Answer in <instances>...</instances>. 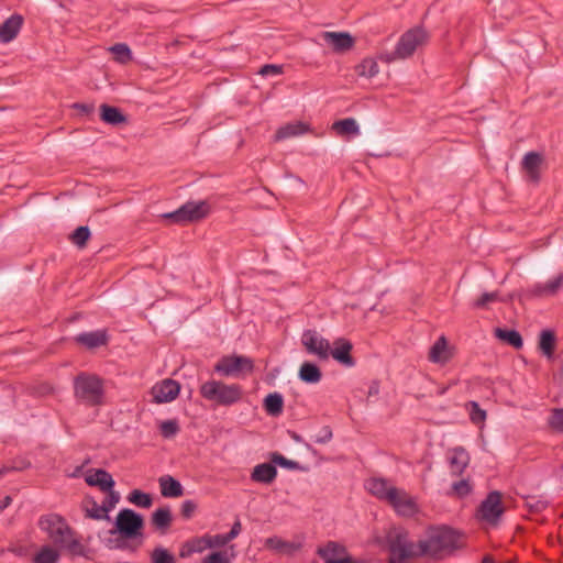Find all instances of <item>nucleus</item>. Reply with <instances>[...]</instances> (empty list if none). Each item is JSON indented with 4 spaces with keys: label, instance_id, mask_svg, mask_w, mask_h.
<instances>
[{
    "label": "nucleus",
    "instance_id": "nucleus-46",
    "mask_svg": "<svg viewBox=\"0 0 563 563\" xmlns=\"http://www.w3.org/2000/svg\"><path fill=\"white\" fill-rule=\"evenodd\" d=\"M271 461L274 463V465H278L283 468H287V470H300L301 468V466L298 462L288 460L278 452H273L271 454Z\"/></svg>",
    "mask_w": 563,
    "mask_h": 563
},
{
    "label": "nucleus",
    "instance_id": "nucleus-56",
    "mask_svg": "<svg viewBox=\"0 0 563 563\" xmlns=\"http://www.w3.org/2000/svg\"><path fill=\"white\" fill-rule=\"evenodd\" d=\"M333 437L332 430L329 426H325L321 429L320 433L314 437V442L319 444H324L331 441Z\"/></svg>",
    "mask_w": 563,
    "mask_h": 563
},
{
    "label": "nucleus",
    "instance_id": "nucleus-57",
    "mask_svg": "<svg viewBox=\"0 0 563 563\" xmlns=\"http://www.w3.org/2000/svg\"><path fill=\"white\" fill-rule=\"evenodd\" d=\"M164 219H168L174 223L184 224L183 214H181V208L179 207L177 210L173 212H167L162 214Z\"/></svg>",
    "mask_w": 563,
    "mask_h": 563
},
{
    "label": "nucleus",
    "instance_id": "nucleus-49",
    "mask_svg": "<svg viewBox=\"0 0 563 563\" xmlns=\"http://www.w3.org/2000/svg\"><path fill=\"white\" fill-rule=\"evenodd\" d=\"M452 492L459 498H463L472 493V485L468 479H461L452 484Z\"/></svg>",
    "mask_w": 563,
    "mask_h": 563
},
{
    "label": "nucleus",
    "instance_id": "nucleus-20",
    "mask_svg": "<svg viewBox=\"0 0 563 563\" xmlns=\"http://www.w3.org/2000/svg\"><path fill=\"white\" fill-rule=\"evenodd\" d=\"M89 486L99 487L102 492L114 487V481L109 472L102 468L91 470L85 477Z\"/></svg>",
    "mask_w": 563,
    "mask_h": 563
},
{
    "label": "nucleus",
    "instance_id": "nucleus-21",
    "mask_svg": "<svg viewBox=\"0 0 563 563\" xmlns=\"http://www.w3.org/2000/svg\"><path fill=\"white\" fill-rule=\"evenodd\" d=\"M277 476V468L274 463H262L256 465L252 473L251 479L256 483L271 484Z\"/></svg>",
    "mask_w": 563,
    "mask_h": 563
},
{
    "label": "nucleus",
    "instance_id": "nucleus-27",
    "mask_svg": "<svg viewBox=\"0 0 563 563\" xmlns=\"http://www.w3.org/2000/svg\"><path fill=\"white\" fill-rule=\"evenodd\" d=\"M345 553V547L335 541H328L325 545L317 549V554L324 561V563H327L328 560H338L339 558H343L342 555Z\"/></svg>",
    "mask_w": 563,
    "mask_h": 563
},
{
    "label": "nucleus",
    "instance_id": "nucleus-47",
    "mask_svg": "<svg viewBox=\"0 0 563 563\" xmlns=\"http://www.w3.org/2000/svg\"><path fill=\"white\" fill-rule=\"evenodd\" d=\"M159 431L163 438H174L179 432L177 420H165L159 424Z\"/></svg>",
    "mask_w": 563,
    "mask_h": 563
},
{
    "label": "nucleus",
    "instance_id": "nucleus-38",
    "mask_svg": "<svg viewBox=\"0 0 563 563\" xmlns=\"http://www.w3.org/2000/svg\"><path fill=\"white\" fill-rule=\"evenodd\" d=\"M379 71L378 64L374 58H364L357 66L356 73L358 76L373 78Z\"/></svg>",
    "mask_w": 563,
    "mask_h": 563
},
{
    "label": "nucleus",
    "instance_id": "nucleus-28",
    "mask_svg": "<svg viewBox=\"0 0 563 563\" xmlns=\"http://www.w3.org/2000/svg\"><path fill=\"white\" fill-rule=\"evenodd\" d=\"M470 463L468 453L463 448H455L450 457L451 472L454 475H461Z\"/></svg>",
    "mask_w": 563,
    "mask_h": 563
},
{
    "label": "nucleus",
    "instance_id": "nucleus-1",
    "mask_svg": "<svg viewBox=\"0 0 563 563\" xmlns=\"http://www.w3.org/2000/svg\"><path fill=\"white\" fill-rule=\"evenodd\" d=\"M460 534L448 526L429 527L426 539L420 540V554L437 558L459 547Z\"/></svg>",
    "mask_w": 563,
    "mask_h": 563
},
{
    "label": "nucleus",
    "instance_id": "nucleus-50",
    "mask_svg": "<svg viewBox=\"0 0 563 563\" xmlns=\"http://www.w3.org/2000/svg\"><path fill=\"white\" fill-rule=\"evenodd\" d=\"M107 492H108V497L103 500V503L101 505V510H103L108 515L109 511L111 509H113L114 506L119 503L120 494L118 492L113 490V488H111L110 490H107Z\"/></svg>",
    "mask_w": 563,
    "mask_h": 563
},
{
    "label": "nucleus",
    "instance_id": "nucleus-60",
    "mask_svg": "<svg viewBox=\"0 0 563 563\" xmlns=\"http://www.w3.org/2000/svg\"><path fill=\"white\" fill-rule=\"evenodd\" d=\"M242 530V525L240 519H236L235 522L232 525L231 530L227 533L230 540L235 539Z\"/></svg>",
    "mask_w": 563,
    "mask_h": 563
},
{
    "label": "nucleus",
    "instance_id": "nucleus-48",
    "mask_svg": "<svg viewBox=\"0 0 563 563\" xmlns=\"http://www.w3.org/2000/svg\"><path fill=\"white\" fill-rule=\"evenodd\" d=\"M548 422L553 430L563 433V408L552 409Z\"/></svg>",
    "mask_w": 563,
    "mask_h": 563
},
{
    "label": "nucleus",
    "instance_id": "nucleus-15",
    "mask_svg": "<svg viewBox=\"0 0 563 563\" xmlns=\"http://www.w3.org/2000/svg\"><path fill=\"white\" fill-rule=\"evenodd\" d=\"M323 40L335 53H345L355 44L354 37L349 32H324Z\"/></svg>",
    "mask_w": 563,
    "mask_h": 563
},
{
    "label": "nucleus",
    "instance_id": "nucleus-62",
    "mask_svg": "<svg viewBox=\"0 0 563 563\" xmlns=\"http://www.w3.org/2000/svg\"><path fill=\"white\" fill-rule=\"evenodd\" d=\"M110 543H111V541H109V543L107 544V547L109 549H113L114 548V549L124 550V549L128 548V542L124 541V540H118L114 545H111Z\"/></svg>",
    "mask_w": 563,
    "mask_h": 563
},
{
    "label": "nucleus",
    "instance_id": "nucleus-14",
    "mask_svg": "<svg viewBox=\"0 0 563 563\" xmlns=\"http://www.w3.org/2000/svg\"><path fill=\"white\" fill-rule=\"evenodd\" d=\"M181 208L184 224L205 219L210 212L207 201H187Z\"/></svg>",
    "mask_w": 563,
    "mask_h": 563
},
{
    "label": "nucleus",
    "instance_id": "nucleus-64",
    "mask_svg": "<svg viewBox=\"0 0 563 563\" xmlns=\"http://www.w3.org/2000/svg\"><path fill=\"white\" fill-rule=\"evenodd\" d=\"M379 391V385L377 382H373L372 385L368 388V395L374 396L377 395Z\"/></svg>",
    "mask_w": 563,
    "mask_h": 563
},
{
    "label": "nucleus",
    "instance_id": "nucleus-9",
    "mask_svg": "<svg viewBox=\"0 0 563 563\" xmlns=\"http://www.w3.org/2000/svg\"><path fill=\"white\" fill-rule=\"evenodd\" d=\"M428 40V34L423 27L417 26L406 31L396 44V55L406 59L411 57L417 48L423 45Z\"/></svg>",
    "mask_w": 563,
    "mask_h": 563
},
{
    "label": "nucleus",
    "instance_id": "nucleus-4",
    "mask_svg": "<svg viewBox=\"0 0 563 563\" xmlns=\"http://www.w3.org/2000/svg\"><path fill=\"white\" fill-rule=\"evenodd\" d=\"M75 397L88 405L99 406L103 398V382L97 375L80 373L74 380Z\"/></svg>",
    "mask_w": 563,
    "mask_h": 563
},
{
    "label": "nucleus",
    "instance_id": "nucleus-22",
    "mask_svg": "<svg viewBox=\"0 0 563 563\" xmlns=\"http://www.w3.org/2000/svg\"><path fill=\"white\" fill-rule=\"evenodd\" d=\"M556 347V335L553 330L544 329L539 334L538 349L548 358H554Z\"/></svg>",
    "mask_w": 563,
    "mask_h": 563
},
{
    "label": "nucleus",
    "instance_id": "nucleus-30",
    "mask_svg": "<svg viewBox=\"0 0 563 563\" xmlns=\"http://www.w3.org/2000/svg\"><path fill=\"white\" fill-rule=\"evenodd\" d=\"M265 547L279 553L292 554L300 549L299 543L289 542L279 537H271L265 540Z\"/></svg>",
    "mask_w": 563,
    "mask_h": 563
},
{
    "label": "nucleus",
    "instance_id": "nucleus-3",
    "mask_svg": "<svg viewBox=\"0 0 563 563\" xmlns=\"http://www.w3.org/2000/svg\"><path fill=\"white\" fill-rule=\"evenodd\" d=\"M200 395L208 401L219 406L230 407L238 404L243 397V389L239 384H225L221 380H208L200 386Z\"/></svg>",
    "mask_w": 563,
    "mask_h": 563
},
{
    "label": "nucleus",
    "instance_id": "nucleus-35",
    "mask_svg": "<svg viewBox=\"0 0 563 563\" xmlns=\"http://www.w3.org/2000/svg\"><path fill=\"white\" fill-rule=\"evenodd\" d=\"M563 285V272L560 273L553 279L547 282L545 284H537L533 288V295L543 296V295H554Z\"/></svg>",
    "mask_w": 563,
    "mask_h": 563
},
{
    "label": "nucleus",
    "instance_id": "nucleus-59",
    "mask_svg": "<svg viewBox=\"0 0 563 563\" xmlns=\"http://www.w3.org/2000/svg\"><path fill=\"white\" fill-rule=\"evenodd\" d=\"M379 60L390 64L395 60L401 59L398 55H396V48L393 52H385L379 54L378 56Z\"/></svg>",
    "mask_w": 563,
    "mask_h": 563
},
{
    "label": "nucleus",
    "instance_id": "nucleus-12",
    "mask_svg": "<svg viewBox=\"0 0 563 563\" xmlns=\"http://www.w3.org/2000/svg\"><path fill=\"white\" fill-rule=\"evenodd\" d=\"M179 391V383L170 378L163 379L151 388V395L153 396V401L155 404L173 401L177 398Z\"/></svg>",
    "mask_w": 563,
    "mask_h": 563
},
{
    "label": "nucleus",
    "instance_id": "nucleus-29",
    "mask_svg": "<svg viewBox=\"0 0 563 563\" xmlns=\"http://www.w3.org/2000/svg\"><path fill=\"white\" fill-rule=\"evenodd\" d=\"M495 336L500 341L509 344L516 350H520L523 346V340L521 334L515 329H495Z\"/></svg>",
    "mask_w": 563,
    "mask_h": 563
},
{
    "label": "nucleus",
    "instance_id": "nucleus-52",
    "mask_svg": "<svg viewBox=\"0 0 563 563\" xmlns=\"http://www.w3.org/2000/svg\"><path fill=\"white\" fill-rule=\"evenodd\" d=\"M202 549L203 548L200 545V543L195 542V540L192 542H186L180 549L179 556L187 558L195 552L202 551Z\"/></svg>",
    "mask_w": 563,
    "mask_h": 563
},
{
    "label": "nucleus",
    "instance_id": "nucleus-44",
    "mask_svg": "<svg viewBox=\"0 0 563 563\" xmlns=\"http://www.w3.org/2000/svg\"><path fill=\"white\" fill-rule=\"evenodd\" d=\"M110 51L114 55V60L121 64H126L132 59V52L130 47L124 43H117L110 47Z\"/></svg>",
    "mask_w": 563,
    "mask_h": 563
},
{
    "label": "nucleus",
    "instance_id": "nucleus-8",
    "mask_svg": "<svg viewBox=\"0 0 563 563\" xmlns=\"http://www.w3.org/2000/svg\"><path fill=\"white\" fill-rule=\"evenodd\" d=\"M503 495L498 490H492L487 494L486 498L479 504L476 510V518L479 521L497 525L505 512L501 503Z\"/></svg>",
    "mask_w": 563,
    "mask_h": 563
},
{
    "label": "nucleus",
    "instance_id": "nucleus-16",
    "mask_svg": "<svg viewBox=\"0 0 563 563\" xmlns=\"http://www.w3.org/2000/svg\"><path fill=\"white\" fill-rule=\"evenodd\" d=\"M74 341L88 350H93L107 345L109 342V335L107 330L102 329L79 333L74 338Z\"/></svg>",
    "mask_w": 563,
    "mask_h": 563
},
{
    "label": "nucleus",
    "instance_id": "nucleus-54",
    "mask_svg": "<svg viewBox=\"0 0 563 563\" xmlns=\"http://www.w3.org/2000/svg\"><path fill=\"white\" fill-rule=\"evenodd\" d=\"M258 74L264 77L280 75L283 74V66L275 64H265L260 68Z\"/></svg>",
    "mask_w": 563,
    "mask_h": 563
},
{
    "label": "nucleus",
    "instance_id": "nucleus-53",
    "mask_svg": "<svg viewBox=\"0 0 563 563\" xmlns=\"http://www.w3.org/2000/svg\"><path fill=\"white\" fill-rule=\"evenodd\" d=\"M498 300V292L497 291H493V292H484L475 302H474V307L475 308H484L487 306V303L489 302H494Z\"/></svg>",
    "mask_w": 563,
    "mask_h": 563
},
{
    "label": "nucleus",
    "instance_id": "nucleus-36",
    "mask_svg": "<svg viewBox=\"0 0 563 563\" xmlns=\"http://www.w3.org/2000/svg\"><path fill=\"white\" fill-rule=\"evenodd\" d=\"M82 506L88 518L95 520L109 519V515L101 510V505H98V503L93 498L86 497L82 501Z\"/></svg>",
    "mask_w": 563,
    "mask_h": 563
},
{
    "label": "nucleus",
    "instance_id": "nucleus-18",
    "mask_svg": "<svg viewBox=\"0 0 563 563\" xmlns=\"http://www.w3.org/2000/svg\"><path fill=\"white\" fill-rule=\"evenodd\" d=\"M24 19L19 13H13L0 25V43H10L19 34Z\"/></svg>",
    "mask_w": 563,
    "mask_h": 563
},
{
    "label": "nucleus",
    "instance_id": "nucleus-31",
    "mask_svg": "<svg viewBox=\"0 0 563 563\" xmlns=\"http://www.w3.org/2000/svg\"><path fill=\"white\" fill-rule=\"evenodd\" d=\"M308 131V125L302 122H295L279 128L275 133V140L280 141L292 136L302 135Z\"/></svg>",
    "mask_w": 563,
    "mask_h": 563
},
{
    "label": "nucleus",
    "instance_id": "nucleus-10",
    "mask_svg": "<svg viewBox=\"0 0 563 563\" xmlns=\"http://www.w3.org/2000/svg\"><path fill=\"white\" fill-rule=\"evenodd\" d=\"M300 341L308 354L316 355L321 361H327L330 357L331 343L316 330H305Z\"/></svg>",
    "mask_w": 563,
    "mask_h": 563
},
{
    "label": "nucleus",
    "instance_id": "nucleus-5",
    "mask_svg": "<svg viewBox=\"0 0 563 563\" xmlns=\"http://www.w3.org/2000/svg\"><path fill=\"white\" fill-rule=\"evenodd\" d=\"M37 526L58 548L66 542L67 537L74 534L65 518L58 514L41 516Z\"/></svg>",
    "mask_w": 563,
    "mask_h": 563
},
{
    "label": "nucleus",
    "instance_id": "nucleus-17",
    "mask_svg": "<svg viewBox=\"0 0 563 563\" xmlns=\"http://www.w3.org/2000/svg\"><path fill=\"white\" fill-rule=\"evenodd\" d=\"M453 357V347H450L448 340L441 335L430 347L428 358L434 364H446Z\"/></svg>",
    "mask_w": 563,
    "mask_h": 563
},
{
    "label": "nucleus",
    "instance_id": "nucleus-2",
    "mask_svg": "<svg viewBox=\"0 0 563 563\" xmlns=\"http://www.w3.org/2000/svg\"><path fill=\"white\" fill-rule=\"evenodd\" d=\"M388 563H408L420 554V540L415 543L409 539L408 531L402 527H393L386 533Z\"/></svg>",
    "mask_w": 563,
    "mask_h": 563
},
{
    "label": "nucleus",
    "instance_id": "nucleus-51",
    "mask_svg": "<svg viewBox=\"0 0 563 563\" xmlns=\"http://www.w3.org/2000/svg\"><path fill=\"white\" fill-rule=\"evenodd\" d=\"M201 563H230V558L227 552L217 551L205 556Z\"/></svg>",
    "mask_w": 563,
    "mask_h": 563
},
{
    "label": "nucleus",
    "instance_id": "nucleus-58",
    "mask_svg": "<svg viewBox=\"0 0 563 563\" xmlns=\"http://www.w3.org/2000/svg\"><path fill=\"white\" fill-rule=\"evenodd\" d=\"M10 468L13 471H23L31 466V463L26 460L20 459L14 460L9 464Z\"/></svg>",
    "mask_w": 563,
    "mask_h": 563
},
{
    "label": "nucleus",
    "instance_id": "nucleus-26",
    "mask_svg": "<svg viewBox=\"0 0 563 563\" xmlns=\"http://www.w3.org/2000/svg\"><path fill=\"white\" fill-rule=\"evenodd\" d=\"M298 377L306 384H317L322 378V372L316 363L306 361L299 367Z\"/></svg>",
    "mask_w": 563,
    "mask_h": 563
},
{
    "label": "nucleus",
    "instance_id": "nucleus-33",
    "mask_svg": "<svg viewBox=\"0 0 563 563\" xmlns=\"http://www.w3.org/2000/svg\"><path fill=\"white\" fill-rule=\"evenodd\" d=\"M332 130L336 132L338 135L344 136V135H358L360 134V126L355 119L353 118H345L339 121H335L332 124Z\"/></svg>",
    "mask_w": 563,
    "mask_h": 563
},
{
    "label": "nucleus",
    "instance_id": "nucleus-41",
    "mask_svg": "<svg viewBox=\"0 0 563 563\" xmlns=\"http://www.w3.org/2000/svg\"><path fill=\"white\" fill-rule=\"evenodd\" d=\"M128 500L134 504L137 507L150 508L153 504V498L150 494L144 493L140 489H133L129 496Z\"/></svg>",
    "mask_w": 563,
    "mask_h": 563
},
{
    "label": "nucleus",
    "instance_id": "nucleus-24",
    "mask_svg": "<svg viewBox=\"0 0 563 563\" xmlns=\"http://www.w3.org/2000/svg\"><path fill=\"white\" fill-rule=\"evenodd\" d=\"M100 119L110 125H120L128 122V117L119 108L107 103L100 106Z\"/></svg>",
    "mask_w": 563,
    "mask_h": 563
},
{
    "label": "nucleus",
    "instance_id": "nucleus-39",
    "mask_svg": "<svg viewBox=\"0 0 563 563\" xmlns=\"http://www.w3.org/2000/svg\"><path fill=\"white\" fill-rule=\"evenodd\" d=\"M90 236V229L87 225H80L76 228L75 231L70 234L69 240L78 249H84L87 245Z\"/></svg>",
    "mask_w": 563,
    "mask_h": 563
},
{
    "label": "nucleus",
    "instance_id": "nucleus-13",
    "mask_svg": "<svg viewBox=\"0 0 563 563\" xmlns=\"http://www.w3.org/2000/svg\"><path fill=\"white\" fill-rule=\"evenodd\" d=\"M353 344L345 338H338L331 345L330 356L333 357L339 364L345 367H353L355 365V358L351 355Z\"/></svg>",
    "mask_w": 563,
    "mask_h": 563
},
{
    "label": "nucleus",
    "instance_id": "nucleus-19",
    "mask_svg": "<svg viewBox=\"0 0 563 563\" xmlns=\"http://www.w3.org/2000/svg\"><path fill=\"white\" fill-rule=\"evenodd\" d=\"M543 157L540 153L528 152L522 159V168L527 173L529 181L534 184L540 180V166Z\"/></svg>",
    "mask_w": 563,
    "mask_h": 563
},
{
    "label": "nucleus",
    "instance_id": "nucleus-40",
    "mask_svg": "<svg viewBox=\"0 0 563 563\" xmlns=\"http://www.w3.org/2000/svg\"><path fill=\"white\" fill-rule=\"evenodd\" d=\"M59 553L49 545L43 547L34 558V563H57Z\"/></svg>",
    "mask_w": 563,
    "mask_h": 563
},
{
    "label": "nucleus",
    "instance_id": "nucleus-45",
    "mask_svg": "<svg viewBox=\"0 0 563 563\" xmlns=\"http://www.w3.org/2000/svg\"><path fill=\"white\" fill-rule=\"evenodd\" d=\"M152 563H176L173 553L163 547H156L151 553Z\"/></svg>",
    "mask_w": 563,
    "mask_h": 563
},
{
    "label": "nucleus",
    "instance_id": "nucleus-43",
    "mask_svg": "<svg viewBox=\"0 0 563 563\" xmlns=\"http://www.w3.org/2000/svg\"><path fill=\"white\" fill-rule=\"evenodd\" d=\"M465 407L468 410L470 420L474 424L484 423L487 415H486V411L479 407L477 401L471 400L465 405Z\"/></svg>",
    "mask_w": 563,
    "mask_h": 563
},
{
    "label": "nucleus",
    "instance_id": "nucleus-42",
    "mask_svg": "<svg viewBox=\"0 0 563 563\" xmlns=\"http://www.w3.org/2000/svg\"><path fill=\"white\" fill-rule=\"evenodd\" d=\"M230 538L227 533L223 534H214V536H205L201 539H196L197 543H205L206 548H221L230 542Z\"/></svg>",
    "mask_w": 563,
    "mask_h": 563
},
{
    "label": "nucleus",
    "instance_id": "nucleus-34",
    "mask_svg": "<svg viewBox=\"0 0 563 563\" xmlns=\"http://www.w3.org/2000/svg\"><path fill=\"white\" fill-rule=\"evenodd\" d=\"M172 520L169 507H161L152 514V525L163 532L170 527Z\"/></svg>",
    "mask_w": 563,
    "mask_h": 563
},
{
    "label": "nucleus",
    "instance_id": "nucleus-7",
    "mask_svg": "<svg viewBox=\"0 0 563 563\" xmlns=\"http://www.w3.org/2000/svg\"><path fill=\"white\" fill-rule=\"evenodd\" d=\"M253 369L251 357L236 354L222 356L214 365V372L225 377H236L241 373H252Z\"/></svg>",
    "mask_w": 563,
    "mask_h": 563
},
{
    "label": "nucleus",
    "instance_id": "nucleus-32",
    "mask_svg": "<svg viewBox=\"0 0 563 563\" xmlns=\"http://www.w3.org/2000/svg\"><path fill=\"white\" fill-rule=\"evenodd\" d=\"M263 407L272 417H278L283 412L284 398L279 393H271L264 398Z\"/></svg>",
    "mask_w": 563,
    "mask_h": 563
},
{
    "label": "nucleus",
    "instance_id": "nucleus-25",
    "mask_svg": "<svg viewBox=\"0 0 563 563\" xmlns=\"http://www.w3.org/2000/svg\"><path fill=\"white\" fill-rule=\"evenodd\" d=\"M365 487L373 496L387 501L388 495L393 490L394 486L389 485L385 478L373 477L366 481Z\"/></svg>",
    "mask_w": 563,
    "mask_h": 563
},
{
    "label": "nucleus",
    "instance_id": "nucleus-11",
    "mask_svg": "<svg viewBox=\"0 0 563 563\" xmlns=\"http://www.w3.org/2000/svg\"><path fill=\"white\" fill-rule=\"evenodd\" d=\"M386 503H388L395 511L402 517H411L418 510L415 499L409 496L406 490L397 487H393Z\"/></svg>",
    "mask_w": 563,
    "mask_h": 563
},
{
    "label": "nucleus",
    "instance_id": "nucleus-6",
    "mask_svg": "<svg viewBox=\"0 0 563 563\" xmlns=\"http://www.w3.org/2000/svg\"><path fill=\"white\" fill-rule=\"evenodd\" d=\"M143 527V516L130 508H124L119 511L115 518L114 529L111 530L110 533H119L124 539H134L142 536L141 531Z\"/></svg>",
    "mask_w": 563,
    "mask_h": 563
},
{
    "label": "nucleus",
    "instance_id": "nucleus-63",
    "mask_svg": "<svg viewBox=\"0 0 563 563\" xmlns=\"http://www.w3.org/2000/svg\"><path fill=\"white\" fill-rule=\"evenodd\" d=\"M529 507L531 508V510L539 512L542 511L547 507V505L543 501H537L536 504H529Z\"/></svg>",
    "mask_w": 563,
    "mask_h": 563
},
{
    "label": "nucleus",
    "instance_id": "nucleus-23",
    "mask_svg": "<svg viewBox=\"0 0 563 563\" xmlns=\"http://www.w3.org/2000/svg\"><path fill=\"white\" fill-rule=\"evenodd\" d=\"M161 494L166 498L180 497L184 494V488L179 481L170 475L161 476L158 479Z\"/></svg>",
    "mask_w": 563,
    "mask_h": 563
},
{
    "label": "nucleus",
    "instance_id": "nucleus-37",
    "mask_svg": "<svg viewBox=\"0 0 563 563\" xmlns=\"http://www.w3.org/2000/svg\"><path fill=\"white\" fill-rule=\"evenodd\" d=\"M59 548L66 549L71 555L90 559L89 550H87L86 547L81 544L77 539L73 538V536L67 537L66 542L62 544Z\"/></svg>",
    "mask_w": 563,
    "mask_h": 563
},
{
    "label": "nucleus",
    "instance_id": "nucleus-61",
    "mask_svg": "<svg viewBox=\"0 0 563 563\" xmlns=\"http://www.w3.org/2000/svg\"><path fill=\"white\" fill-rule=\"evenodd\" d=\"M74 108L78 109L84 114H90L93 111V106L87 103H75Z\"/></svg>",
    "mask_w": 563,
    "mask_h": 563
},
{
    "label": "nucleus",
    "instance_id": "nucleus-55",
    "mask_svg": "<svg viewBox=\"0 0 563 563\" xmlns=\"http://www.w3.org/2000/svg\"><path fill=\"white\" fill-rule=\"evenodd\" d=\"M197 509V505L194 500H185L183 504H181V516L185 518V519H189L192 517L194 512L196 511Z\"/></svg>",
    "mask_w": 563,
    "mask_h": 563
}]
</instances>
